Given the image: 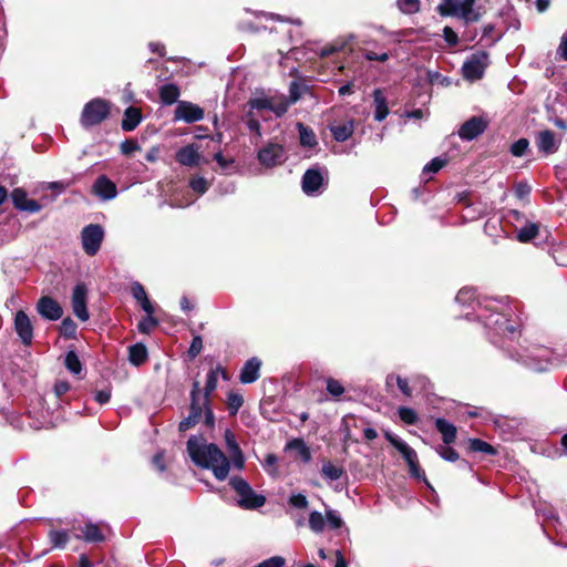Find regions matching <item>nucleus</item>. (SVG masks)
I'll return each instance as SVG.
<instances>
[{
	"label": "nucleus",
	"instance_id": "1",
	"mask_svg": "<svg viewBox=\"0 0 567 567\" xmlns=\"http://www.w3.org/2000/svg\"><path fill=\"white\" fill-rule=\"evenodd\" d=\"M455 301L462 306H468L472 309L466 311L463 316L467 320L482 321L488 330L493 332L491 340L493 343L494 336L502 338L514 339L517 331V321L513 317H517V305H511L508 297L502 298H477L476 291L473 288H462Z\"/></svg>",
	"mask_w": 567,
	"mask_h": 567
},
{
	"label": "nucleus",
	"instance_id": "2",
	"mask_svg": "<svg viewBox=\"0 0 567 567\" xmlns=\"http://www.w3.org/2000/svg\"><path fill=\"white\" fill-rule=\"evenodd\" d=\"M187 452L197 466L212 470L218 481H224L230 470L226 455L214 443H207L203 436H190L187 441Z\"/></svg>",
	"mask_w": 567,
	"mask_h": 567
},
{
	"label": "nucleus",
	"instance_id": "3",
	"mask_svg": "<svg viewBox=\"0 0 567 567\" xmlns=\"http://www.w3.org/2000/svg\"><path fill=\"white\" fill-rule=\"evenodd\" d=\"M507 351L512 359L517 362H522L530 370L537 372H544L567 364V349L564 351H556L543 346H533L524 349L523 352Z\"/></svg>",
	"mask_w": 567,
	"mask_h": 567
},
{
	"label": "nucleus",
	"instance_id": "4",
	"mask_svg": "<svg viewBox=\"0 0 567 567\" xmlns=\"http://www.w3.org/2000/svg\"><path fill=\"white\" fill-rule=\"evenodd\" d=\"M476 0H442L437 6V12L442 17H456L465 24L476 22L481 18L478 10L474 8Z\"/></svg>",
	"mask_w": 567,
	"mask_h": 567
},
{
	"label": "nucleus",
	"instance_id": "5",
	"mask_svg": "<svg viewBox=\"0 0 567 567\" xmlns=\"http://www.w3.org/2000/svg\"><path fill=\"white\" fill-rule=\"evenodd\" d=\"M229 484L238 496L237 503L240 507L256 509L265 505L266 497L257 494L244 478L231 477Z\"/></svg>",
	"mask_w": 567,
	"mask_h": 567
},
{
	"label": "nucleus",
	"instance_id": "6",
	"mask_svg": "<svg viewBox=\"0 0 567 567\" xmlns=\"http://www.w3.org/2000/svg\"><path fill=\"white\" fill-rule=\"evenodd\" d=\"M110 103L96 97L87 102L81 113L80 123L87 130L104 122L110 115Z\"/></svg>",
	"mask_w": 567,
	"mask_h": 567
},
{
	"label": "nucleus",
	"instance_id": "7",
	"mask_svg": "<svg viewBox=\"0 0 567 567\" xmlns=\"http://www.w3.org/2000/svg\"><path fill=\"white\" fill-rule=\"evenodd\" d=\"M104 239V229L99 224H90L81 231V241L84 252L87 256H95Z\"/></svg>",
	"mask_w": 567,
	"mask_h": 567
},
{
	"label": "nucleus",
	"instance_id": "8",
	"mask_svg": "<svg viewBox=\"0 0 567 567\" xmlns=\"http://www.w3.org/2000/svg\"><path fill=\"white\" fill-rule=\"evenodd\" d=\"M258 162L267 167H276L284 164L287 159L285 147L279 143H267L257 153Z\"/></svg>",
	"mask_w": 567,
	"mask_h": 567
},
{
	"label": "nucleus",
	"instance_id": "9",
	"mask_svg": "<svg viewBox=\"0 0 567 567\" xmlns=\"http://www.w3.org/2000/svg\"><path fill=\"white\" fill-rule=\"evenodd\" d=\"M488 63V54L485 51L472 53L462 68L464 78L471 81L481 79Z\"/></svg>",
	"mask_w": 567,
	"mask_h": 567
},
{
	"label": "nucleus",
	"instance_id": "10",
	"mask_svg": "<svg viewBox=\"0 0 567 567\" xmlns=\"http://www.w3.org/2000/svg\"><path fill=\"white\" fill-rule=\"evenodd\" d=\"M248 105L250 110H269L274 112L276 116L284 115L289 109V103L287 102V99L284 96L255 97L249 100Z\"/></svg>",
	"mask_w": 567,
	"mask_h": 567
},
{
	"label": "nucleus",
	"instance_id": "11",
	"mask_svg": "<svg viewBox=\"0 0 567 567\" xmlns=\"http://www.w3.org/2000/svg\"><path fill=\"white\" fill-rule=\"evenodd\" d=\"M535 143L539 154L549 156L558 152L561 145V137L549 128L536 133Z\"/></svg>",
	"mask_w": 567,
	"mask_h": 567
},
{
	"label": "nucleus",
	"instance_id": "12",
	"mask_svg": "<svg viewBox=\"0 0 567 567\" xmlns=\"http://www.w3.org/2000/svg\"><path fill=\"white\" fill-rule=\"evenodd\" d=\"M175 159L179 165L190 168L207 162L200 153V146L196 143L187 144L177 150Z\"/></svg>",
	"mask_w": 567,
	"mask_h": 567
},
{
	"label": "nucleus",
	"instance_id": "13",
	"mask_svg": "<svg viewBox=\"0 0 567 567\" xmlns=\"http://www.w3.org/2000/svg\"><path fill=\"white\" fill-rule=\"evenodd\" d=\"M204 110L188 101H179L174 112L175 121H184L185 123H196L204 118Z\"/></svg>",
	"mask_w": 567,
	"mask_h": 567
},
{
	"label": "nucleus",
	"instance_id": "14",
	"mask_svg": "<svg viewBox=\"0 0 567 567\" xmlns=\"http://www.w3.org/2000/svg\"><path fill=\"white\" fill-rule=\"evenodd\" d=\"M323 173L327 171L320 169L319 167L309 168L305 172L301 179V187L306 195L315 196L320 193V188L323 185Z\"/></svg>",
	"mask_w": 567,
	"mask_h": 567
},
{
	"label": "nucleus",
	"instance_id": "15",
	"mask_svg": "<svg viewBox=\"0 0 567 567\" xmlns=\"http://www.w3.org/2000/svg\"><path fill=\"white\" fill-rule=\"evenodd\" d=\"M487 128V121L482 116H473L462 124L458 136L463 141H472Z\"/></svg>",
	"mask_w": 567,
	"mask_h": 567
},
{
	"label": "nucleus",
	"instance_id": "16",
	"mask_svg": "<svg viewBox=\"0 0 567 567\" xmlns=\"http://www.w3.org/2000/svg\"><path fill=\"white\" fill-rule=\"evenodd\" d=\"M37 311L47 320L56 321L63 316V309L52 297L43 296L37 303Z\"/></svg>",
	"mask_w": 567,
	"mask_h": 567
},
{
	"label": "nucleus",
	"instance_id": "17",
	"mask_svg": "<svg viewBox=\"0 0 567 567\" xmlns=\"http://www.w3.org/2000/svg\"><path fill=\"white\" fill-rule=\"evenodd\" d=\"M86 287L82 284L76 285L72 291L73 313L81 321H86L90 317L86 308Z\"/></svg>",
	"mask_w": 567,
	"mask_h": 567
},
{
	"label": "nucleus",
	"instance_id": "18",
	"mask_svg": "<svg viewBox=\"0 0 567 567\" xmlns=\"http://www.w3.org/2000/svg\"><path fill=\"white\" fill-rule=\"evenodd\" d=\"M14 329L23 344H31L33 339V327L30 318L23 310H19L16 313Z\"/></svg>",
	"mask_w": 567,
	"mask_h": 567
},
{
	"label": "nucleus",
	"instance_id": "19",
	"mask_svg": "<svg viewBox=\"0 0 567 567\" xmlns=\"http://www.w3.org/2000/svg\"><path fill=\"white\" fill-rule=\"evenodd\" d=\"M10 198L13 206L19 210L34 214L42 209V205L34 199H29L25 190L22 188H14L10 194Z\"/></svg>",
	"mask_w": 567,
	"mask_h": 567
},
{
	"label": "nucleus",
	"instance_id": "20",
	"mask_svg": "<svg viewBox=\"0 0 567 567\" xmlns=\"http://www.w3.org/2000/svg\"><path fill=\"white\" fill-rule=\"evenodd\" d=\"M92 193L102 200H111L116 197L117 188L106 175H101L93 183Z\"/></svg>",
	"mask_w": 567,
	"mask_h": 567
},
{
	"label": "nucleus",
	"instance_id": "21",
	"mask_svg": "<svg viewBox=\"0 0 567 567\" xmlns=\"http://www.w3.org/2000/svg\"><path fill=\"white\" fill-rule=\"evenodd\" d=\"M384 436L386 441L390 442L401 453L402 457L405 460L408 465H413L419 461L416 452L411 446H409L402 439H400L399 436L391 432H385Z\"/></svg>",
	"mask_w": 567,
	"mask_h": 567
},
{
	"label": "nucleus",
	"instance_id": "22",
	"mask_svg": "<svg viewBox=\"0 0 567 567\" xmlns=\"http://www.w3.org/2000/svg\"><path fill=\"white\" fill-rule=\"evenodd\" d=\"M261 361L254 357L247 360L240 371L239 380L244 384L254 383L259 379Z\"/></svg>",
	"mask_w": 567,
	"mask_h": 567
},
{
	"label": "nucleus",
	"instance_id": "23",
	"mask_svg": "<svg viewBox=\"0 0 567 567\" xmlns=\"http://www.w3.org/2000/svg\"><path fill=\"white\" fill-rule=\"evenodd\" d=\"M203 414L205 417V420H204L205 424L207 426H214L215 419H214L213 411L209 406V403L204 404L203 400L202 401H190V412L188 414L190 416V419H194L197 422H199Z\"/></svg>",
	"mask_w": 567,
	"mask_h": 567
},
{
	"label": "nucleus",
	"instance_id": "24",
	"mask_svg": "<svg viewBox=\"0 0 567 567\" xmlns=\"http://www.w3.org/2000/svg\"><path fill=\"white\" fill-rule=\"evenodd\" d=\"M219 373H221L224 379H227V373L220 365H217L215 369H212L208 372L206 384H205V390H204V394H203V403L204 404L209 403V396L217 388V381H218Z\"/></svg>",
	"mask_w": 567,
	"mask_h": 567
},
{
	"label": "nucleus",
	"instance_id": "25",
	"mask_svg": "<svg viewBox=\"0 0 567 567\" xmlns=\"http://www.w3.org/2000/svg\"><path fill=\"white\" fill-rule=\"evenodd\" d=\"M285 450L293 452L295 456L303 463H309L311 461L310 449L302 439H292L286 444Z\"/></svg>",
	"mask_w": 567,
	"mask_h": 567
},
{
	"label": "nucleus",
	"instance_id": "26",
	"mask_svg": "<svg viewBox=\"0 0 567 567\" xmlns=\"http://www.w3.org/2000/svg\"><path fill=\"white\" fill-rule=\"evenodd\" d=\"M373 102H374V120L378 122H382L389 115L388 101L384 96V93L381 89H375L373 91Z\"/></svg>",
	"mask_w": 567,
	"mask_h": 567
},
{
	"label": "nucleus",
	"instance_id": "27",
	"mask_svg": "<svg viewBox=\"0 0 567 567\" xmlns=\"http://www.w3.org/2000/svg\"><path fill=\"white\" fill-rule=\"evenodd\" d=\"M435 427L442 434V439L445 444H451L455 441L457 430L453 423L439 417L435 420Z\"/></svg>",
	"mask_w": 567,
	"mask_h": 567
},
{
	"label": "nucleus",
	"instance_id": "28",
	"mask_svg": "<svg viewBox=\"0 0 567 567\" xmlns=\"http://www.w3.org/2000/svg\"><path fill=\"white\" fill-rule=\"evenodd\" d=\"M132 296L140 302L142 309L147 315H153L154 307L152 306L144 287L140 282H134L131 288Z\"/></svg>",
	"mask_w": 567,
	"mask_h": 567
},
{
	"label": "nucleus",
	"instance_id": "29",
	"mask_svg": "<svg viewBox=\"0 0 567 567\" xmlns=\"http://www.w3.org/2000/svg\"><path fill=\"white\" fill-rule=\"evenodd\" d=\"M148 352L143 343H135L128 347V361L135 367H140L146 362Z\"/></svg>",
	"mask_w": 567,
	"mask_h": 567
},
{
	"label": "nucleus",
	"instance_id": "30",
	"mask_svg": "<svg viewBox=\"0 0 567 567\" xmlns=\"http://www.w3.org/2000/svg\"><path fill=\"white\" fill-rule=\"evenodd\" d=\"M159 99L163 104L172 105L178 101L181 95L179 87L176 84L167 83L159 87L158 90Z\"/></svg>",
	"mask_w": 567,
	"mask_h": 567
},
{
	"label": "nucleus",
	"instance_id": "31",
	"mask_svg": "<svg viewBox=\"0 0 567 567\" xmlns=\"http://www.w3.org/2000/svg\"><path fill=\"white\" fill-rule=\"evenodd\" d=\"M142 121V115L138 109L130 106L124 112L122 120V128L125 132L133 131Z\"/></svg>",
	"mask_w": 567,
	"mask_h": 567
},
{
	"label": "nucleus",
	"instance_id": "32",
	"mask_svg": "<svg viewBox=\"0 0 567 567\" xmlns=\"http://www.w3.org/2000/svg\"><path fill=\"white\" fill-rule=\"evenodd\" d=\"M330 131L336 141L344 142L348 138H350L353 134V131H354L353 122L348 121L344 123L331 125Z\"/></svg>",
	"mask_w": 567,
	"mask_h": 567
},
{
	"label": "nucleus",
	"instance_id": "33",
	"mask_svg": "<svg viewBox=\"0 0 567 567\" xmlns=\"http://www.w3.org/2000/svg\"><path fill=\"white\" fill-rule=\"evenodd\" d=\"M297 127L299 131L300 144L303 147H315L318 144L316 134L312 128L303 125L302 123H298Z\"/></svg>",
	"mask_w": 567,
	"mask_h": 567
},
{
	"label": "nucleus",
	"instance_id": "34",
	"mask_svg": "<svg viewBox=\"0 0 567 567\" xmlns=\"http://www.w3.org/2000/svg\"><path fill=\"white\" fill-rule=\"evenodd\" d=\"M83 539L87 543H100L104 540V535L97 525L89 523L83 528Z\"/></svg>",
	"mask_w": 567,
	"mask_h": 567
},
{
	"label": "nucleus",
	"instance_id": "35",
	"mask_svg": "<svg viewBox=\"0 0 567 567\" xmlns=\"http://www.w3.org/2000/svg\"><path fill=\"white\" fill-rule=\"evenodd\" d=\"M538 235V225L528 223L517 231V239L520 243H528Z\"/></svg>",
	"mask_w": 567,
	"mask_h": 567
},
{
	"label": "nucleus",
	"instance_id": "36",
	"mask_svg": "<svg viewBox=\"0 0 567 567\" xmlns=\"http://www.w3.org/2000/svg\"><path fill=\"white\" fill-rule=\"evenodd\" d=\"M49 539L54 548H64L68 544L70 536L66 530L51 529L49 532Z\"/></svg>",
	"mask_w": 567,
	"mask_h": 567
},
{
	"label": "nucleus",
	"instance_id": "37",
	"mask_svg": "<svg viewBox=\"0 0 567 567\" xmlns=\"http://www.w3.org/2000/svg\"><path fill=\"white\" fill-rule=\"evenodd\" d=\"M64 364L72 374L79 375L82 372V363L73 350L66 353Z\"/></svg>",
	"mask_w": 567,
	"mask_h": 567
},
{
	"label": "nucleus",
	"instance_id": "38",
	"mask_svg": "<svg viewBox=\"0 0 567 567\" xmlns=\"http://www.w3.org/2000/svg\"><path fill=\"white\" fill-rule=\"evenodd\" d=\"M326 524H327V520L320 512L312 511L310 513L309 527L313 533H316V534L322 533L326 527Z\"/></svg>",
	"mask_w": 567,
	"mask_h": 567
},
{
	"label": "nucleus",
	"instance_id": "39",
	"mask_svg": "<svg viewBox=\"0 0 567 567\" xmlns=\"http://www.w3.org/2000/svg\"><path fill=\"white\" fill-rule=\"evenodd\" d=\"M470 450L473 452H480L487 455H495L496 450L489 443L482 441L480 439H471L470 440Z\"/></svg>",
	"mask_w": 567,
	"mask_h": 567
},
{
	"label": "nucleus",
	"instance_id": "40",
	"mask_svg": "<svg viewBox=\"0 0 567 567\" xmlns=\"http://www.w3.org/2000/svg\"><path fill=\"white\" fill-rule=\"evenodd\" d=\"M321 473L326 478L337 481L342 476L343 470L331 462H327L322 465Z\"/></svg>",
	"mask_w": 567,
	"mask_h": 567
},
{
	"label": "nucleus",
	"instance_id": "41",
	"mask_svg": "<svg viewBox=\"0 0 567 567\" xmlns=\"http://www.w3.org/2000/svg\"><path fill=\"white\" fill-rule=\"evenodd\" d=\"M396 6L404 14H413L420 11V0H396Z\"/></svg>",
	"mask_w": 567,
	"mask_h": 567
},
{
	"label": "nucleus",
	"instance_id": "42",
	"mask_svg": "<svg viewBox=\"0 0 567 567\" xmlns=\"http://www.w3.org/2000/svg\"><path fill=\"white\" fill-rule=\"evenodd\" d=\"M395 381L396 385L399 386L400 391L406 395V396H411L412 394V390L409 385V382L406 379L404 378H401L400 375H393V374H390L388 375L386 378V385H392V383Z\"/></svg>",
	"mask_w": 567,
	"mask_h": 567
},
{
	"label": "nucleus",
	"instance_id": "43",
	"mask_svg": "<svg viewBox=\"0 0 567 567\" xmlns=\"http://www.w3.org/2000/svg\"><path fill=\"white\" fill-rule=\"evenodd\" d=\"M529 150V141L522 137L511 145L509 152L515 157H522Z\"/></svg>",
	"mask_w": 567,
	"mask_h": 567
},
{
	"label": "nucleus",
	"instance_id": "44",
	"mask_svg": "<svg viewBox=\"0 0 567 567\" xmlns=\"http://www.w3.org/2000/svg\"><path fill=\"white\" fill-rule=\"evenodd\" d=\"M398 413H399L400 419L406 424L412 425V424H415L417 421V414L411 408L400 406L398 410Z\"/></svg>",
	"mask_w": 567,
	"mask_h": 567
},
{
	"label": "nucleus",
	"instance_id": "45",
	"mask_svg": "<svg viewBox=\"0 0 567 567\" xmlns=\"http://www.w3.org/2000/svg\"><path fill=\"white\" fill-rule=\"evenodd\" d=\"M327 525L331 529H338L343 525V520L337 511L328 509L326 512Z\"/></svg>",
	"mask_w": 567,
	"mask_h": 567
},
{
	"label": "nucleus",
	"instance_id": "46",
	"mask_svg": "<svg viewBox=\"0 0 567 567\" xmlns=\"http://www.w3.org/2000/svg\"><path fill=\"white\" fill-rule=\"evenodd\" d=\"M189 186L194 192L203 195L208 189V182L202 176H194L189 181Z\"/></svg>",
	"mask_w": 567,
	"mask_h": 567
},
{
	"label": "nucleus",
	"instance_id": "47",
	"mask_svg": "<svg viewBox=\"0 0 567 567\" xmlns=\"http://www.w3.org/2000/svg\"><path fill=\"white\" fill-rule=\"evenodd\" d=\"M76 324L71 318H64L60 331L65 338H73L76 333Z\"/></svg>",
	"mask_w": 567,
	"mask_h": 567
},
{
	"label": "nucleus",
	"instance_id": "48",
	"mask_svg": "<svg viewBox=\"0 0 567 567\" xmlns=\"http://www.w3.org/2000/svg\"><path fill=\"white\" fill-rule=\"evenodd\" d=\"M327 391L332 395V396H340L341 394L344 393V388L343 385L336 379H332V378H329L327 380Z\"/></svg>",
	"mask_w": 567,
	"mask_h": 567
},
{
	"label": "nucleus",
	"instance_id": "49",
	"mask_svg": "<svg viewBox=\"0 0 567 567\" xmlns=\"http://www.w3.org/2000/svg\"><path fill=\"white\" fill-rule=\"evenodd\" d=\"M71 185V182L65 181H56V182H49L43 185V189H51L55 192L56 195L63 193L69 186Z\"/></svg>",
	"mask_w": 567,
	"mask_h": 567
},
{
	"label": "nucleus",
	"instance_id": "50",
	"mask_svg": "<svg viewBox=\"0 0 567 567\" xmlns=\"http://www.w3.org/2000/svg\"><path fill=\"white\" fill-rule=\"evenodd\" d=\"M444 159L435 157L423 167V174L427 175L431 173H437L444 166Z\"/></svg>",
	"mask_w": 567,
	"mask_h": 567
},
{
	"label": "nucleus",
	"instance_id": "51",
	"mask_svg": "<svg viewBox=\"0 0 567 567\" xmlns=\"http://www.w3.org/2000/svg\"><path fill=\"white\" fill-rule=\"evenodd\" d=\"M225 441H226L229 454L238 453L239 451H241L238 443L236 442L235 434L230 430H226Z\"/></svg>",
	"mask_w": 567,
	"mask_h": 567
},
{
	"label": "nucleus",
	"instance_id": "52",
	"mask_svg": "<svg viewBox=\"0 0 567 567\" xmlns=\"http://www.w3.org/2000/svg\"><path fill=\"white\" fill-rule=\"evenodd\" d=\"M203 349V340L200 336H195L192 340L190 347L188 349V355L194 359L196 358Z\"/></svg>",
	"mask_w": 567,
	"mask_h": 567
},
{
	"label": "nucleus",
	"instance_id": "53",
	"mask_svg": "<svg viewBox=\"0 0 567 567\" xmlns=\"http://www.w3.org/2000/svg\"><path fill=\"white\" fill-rule=\"evenodd\" d=\"M289 93H290V99L287 100V102L289 103V106H290L291 104L296 103L300 99L301 85L298 82L292 81L289 86Z\"/></svg>",
	"mask_w": 567,
	"mask_h": 567
},
{
	"label": "nucleus",
	"instance_id": "54",
	"mask_svg": "<svg viewBox=\"0 0 567 567\" xmlns=\"http://www.w3.org/2000/svg\"><path fill=\"white\" fill-rule=\"evenodd\" d=\"M440 456L449 462H455L458 460V453L452 447H440L437 450Z\"/></svg>",
	"mask_w": 567,
	"mask_h": 567
},
{
	"label": "nucleus",
	"instance_id": "55",
	"mask_svg": "<svg viewBox=\"0 0 567 567\" xmlns=\"http://www.w3.org/2000/svg\"><path fill=\"white\" fill-rule=\"evenodd\" d=\"M157 324V320L153 318L152 315H147L146 318H144L138 323V330L143 333H148L152 328H154Z\"/></svg>",
	"mask_w": 567,
	"mask_h": 567
},
{
	"label": "nucleus",
	"instance_id": "56",
	"mask_svg": "<svg viewBox=\"0 0 567 567\" xmlns=\"http://www.w3.org/2000/svg\"><path fill=\"white\" fill-rule=\"evenodd\" d=\"M244 403V399L240 394L238 393H229L228 394V405H229V409L236 413L239 408L243 405Z\"/></svg>",
	"mask_w": 567,
	"mask_h": 567
},
{
	"label": "nucleus",
	"instance_id": "57",
	"mask_svg": "<svg viewBox=\"0 0 567 567\" xmlns=\"http://www.w3.org/2000/svg\"><path fill=\"white\" fill-rule=\"evenodd\" d=\"M289 504L296 508H306L308 499L303 494H292L289 498Z\"/></svg>",
	"mask_w": 567,
	"mask_h": 567
},
{
	"label": "nucleus",
	"instance_id": "58",
	"mask_svg": "<svg viewBox=\"0 0 567 567\" xmlns=\"http://www.w3.org/2000/svg\"><path fill=\"white\" fill-rule=\"evenodd\" d=\"M443 38H444L445 42L449 45H451V47H454V45H456L458 43L457 34L450 27H444V29H443Z\"/></svg>",
	"mask_w": 567,
	"mask_h": 567
},
{
	"label": "nucleus",
	"instance_id": "59",
	"mask_svg": "<svg viewBox=\"0 0 567 567\" xmlns=\"http://www.w3.org/2000/svg\"><path fill=\"white\" fill-rule=\"evenodd\" d=\"M70 388L71 385L68 381L60 380L55 382L53 391L55 396L61 399L70 390Z\"/></svg>",
	"mask_w": 567,
	"mask_h": 567
},
{
	"label": "nucleus",
	"instance_id": "60",
	"mask_svg": "<svg viewBox=\"0 0 567 567\" xmlns=\"http://www.w3.org/2000/svg\"><path fill=\"white\" fill-rule=\"evenodd\" d=\"M285 559L280 556L270 557L264 561H261L258 567H284Z\"/></svg>",
	"mask_w": 567,
	"mask_h": 567
},
{
	"label": "nucleus",
	"instance_id": "61",
	"mask_svg": "<svg viewBox=\"0 0 567 567\" xmlns=\"http://www.w3.org/2000/svg\"><path fill=\"white\" fill-rule=\"evenodd\" d=\"M530 190L532 188L526 182H520L515 186V195L520 199L527 197Z\"/></svg>",
	"mask_w": 567,
	"mask_h": 567
},
{
	"label": "nucleus",
	"instance_id": "62",
	"mask_svg": "<svg viewBox=\"0 0 567 567\" xmlns=\"http://www.w3.org/2000/svg\"><path fill=\"white\" fill-rule=\"evenodd\" d=\"M140 150L138 144L132 140H125L121 144V151L125 155H131L133 152Z\"/></svg>",
	"mask_w": 567,
	"mask_h": 567
},
{
	"label": "nucleus",
	"instance_id": "63",
	"mask_svg": "<svg viewBox=\"0 0 567 567\" xmlns=\"http://www.w3.org/2000/svg\"><path fill=\"white\" fill-rule=\"evenodd\" d=\"M363 55L368 61L385 62L389 60V53L386 52L377 53L373 51H365Z\"/></svg>",
	"mask_w": 567,
	"mask_h": 567
},
{
	"label": "nucleus",
	"instance_id": "64",
	"mask_svg": "<svg viewBox=\"0 0 567 567\" xmlns=\"http://www.w3.org/2000/svg\"><path fill=\"white\" fill-rule=\"evenodd\" d=\"M558 53L565 61H567V31L561 37V41L558 47Z\"/></svg>",
	"mask_w": 567,
	"mask_h": 567
}]
</instances>
